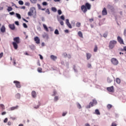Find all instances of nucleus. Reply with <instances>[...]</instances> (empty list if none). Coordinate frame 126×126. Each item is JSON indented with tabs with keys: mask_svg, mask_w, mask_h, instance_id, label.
I'll return each instance as SVG.
<instances>
[{
	"mask_svg": "<svg viewBox=\"0 0 126 126\" xmlns=\"http://www.w3.org/2000/svg\"><path fill=\"white\" fill-rule=\"evenodd\" d=\"M81 9L84 13H86V12H87V10H90L91 9V4L87 2L85 3V5H83L81 6Z\"/></svg>",
	"mask_w": 126,
	"mask_h": 126,
	"instance_id": "1",
	"label": "nucleus"
},
{
	"mask_svg": "<svg viewBox=\"0 0 126 126\" xmlns=\"http://www.w3.org/2000/svg\"><path fill=\"white\" fill-rule=\"evenodd\" d=\"M14 42H12V45L15 50L18 49V44L20 43V38L19 37H16L13 38Z\"/></svg>",
	"mask_w": 126,
	"mask_h": 126,
	"instance_id": "2",
	"label": "nucleus"
},
{
	"mask_svg": "<svg viewBox=\"0 0 126 126\" xmlns=\"http://www.w3.org/2000/svg\"><path fill=\"white\" fill-rule=\"evenodd\" d=\"M115 45H117V41L116 40H111L109 42V49H114Z\"/></svg>",
	"mask_w": 126,
	"mask_h": 126,
	"instance_id": "3",
	"label": "nucleus"
},
{
	"mask_svg": "<svg viewBox=\"0 0 126 126\" xmlns=\"http://www.w3.org/2000/svg\"><path fill=\"white\" fill-rule=\"evenodd\" d=\"M36 13V9L35 7H32L30 9V11L28 12V14L29 16H32V15H34V13Z\"/></svg>",
	"mask_w": 126,
	"mask_h": 126,
	"instance_id": "4",
	"label": "nucleus"
},
{
	"mask_svg": "<svg viewBox=\"0 0 126 126\" xmlns=\"http://www.w3.org/2000/svg\"><path fill=\"white\" fill-rule=\"evenodd\" d=\"M94 105H97V100L93 99V102H90L89 105L87 106V109H90L91 107H93Z\"/></svg>",
	"mask_w": 126,
	"mask_h": 126,
	"instance_id": "5",
	"label": "nucleus"
},
{
	"mask_svg": "<svg viewBox=\"0 0 126 126\" xmlns=\"http://www.w3.org/2000/svg\"><path fill=\"white\" fill-rule=\"evenodd\" d=\"M111 62L112 63L114 64V65H118V64H119V61H118V60L115 58H112Z\"/></svg>",
	"mask_w": 126,
	"mask_h": 126,
	"instance_id": "6",
	"label": "nucleus"
},
{
	"mask_svg": "<svg viewBox=\"0 0 126 126\" xmlns=\"http://www.w3.org/2000/svg\"><path fill=\"white\" fill-rule=\"evenodd\" d=\"M106 89L108 92H111V93H114V92H115V89H114V86H113L111 87H107Z\"/></svg>",
	"mask_w": 126,
	"mask_h": 126,
	"instance_id": "7",
	"label": "nucleus"
},
{
	"mask_svg": "<svg viewBox=\"0 0 126 126\" xmlns=\"http://www.w3.org/2000/svg\"><path fill=\"white\" fill-rule=\"evenodd\" d=\"M13 83L15 84L16 87L17 88H21V85L20 84V82L18 81H14Z\"/></svg>",
	"mask_w": 126,
	"mask_h": 126,
	"instance_id": "8",
	"label": "nucleus"
},
{
	"mask_svg": "<svg viewBox=\"0 0 126 126\" xmlns=\"http://www.w3.org/2000/svg\"><path fill=\"white\" fill-rule=\"evenodd\" d=\"M117 41L119 42V43H120V44L125 45V43H124V40L123 38H122V37H121V36H118L117 37Z\"/></svg>",
	"mask_w": 126,
	"mask_h": 126,
	"instance_id": "9",
	"label": "nucleus"
},
{
	"mask_svg": "<svg viewBox=\"0 0 126 126\" xmlns=\"http://www.w3.org/2000/svg\"><path fill=\"white\" fill-rule=\"evenodd\" d=\"M65 23L67 25V26H68V27L69 28H70V29H71V28H72V27L71 26V25L70 24V23H69V20L68 19H66L65 20Z\"/></svg>",
	"mask_w": 126,
	"mask_h": 126,
	"instance_id": "10",
	"label": "nucleus"
},
{
	"mask_svg": "<svg viewBox=\"0 0 126 126\" xmlns=\"http://www.w3.org/2000/svg\"><path fill=\"white\" fill-rule=\"evenodd\" d=\"M108 14V12L107 11V9L105 7L103 8L102 11V15H107Z\"/></svg>",
	"mask_w": 126,
	"mask_h": 126,
	"instance_id": "11",
	"label": "nucleus"
},
{
	"mask_svg": "<svg viewBox=\"0 0 126 126\" xmlns=\"http://www.w3.org/2000/svg\"><path fill=\"white\" fill-rule=\"evenodd\" d=\"M34 40L35 41L36 44H40V39L38 36H36L34 38Z\"/></svg>",
	"mask_w": 126,
	"mask_h": 126,
	"instance_id": "12",
	"label": "nucleus"
},
{
	"mask_svg": "<svg viewBox=\"0 0 126 126\" xmlns=\"http://www.w3.org/2000/svg\"><path fill=\"white\" fill-rule=\"evenodd\" d=\"M32 98H35V97L37 96V94H36V92L34 91H32Z\"/></svg>",
	"mask_w": 126,
	"mask_h": 126,
	"instance_id": "13",
	"label": "nucleus"
},
{
	"mask_svg": "<svg viewBox=\"0 0 126 126\" xmlns=\"http://www.w3.org/2000/svg\"><path fill=\"white\" fill-rule=\"evenodd\" d=\"M9 29L11 30H14L15 29V26H14V24L12 25H9Z\"/></svg>",
	"mask_w": 126,
	"mask_h": 126,
	"instance_id": "14",
	"label": "nucleus"
},
{
	"mask_svg": "<svg viewBox=\"0 0 126 126\" xmlns=\"http://www.w3.org/2000/svg\"><path fill=\"white\" fill-rule=\"evenodd\" d=\"M0 31L2 33H4V32H5V27H4V26H2L0 28Z\"/></svg>",
	"mask_w": 126,
	"mask_h": 126,
	"instance_id": "15",
	"label": "nucleus"
},
{
	"mask_svg": "<svg viewBox=\"0 0 126 126\" xmlns=\"http://www.w3.org/2000/svg\"><path fill=\"white\" fill-rule=\"evenodd\" d=\"M50 59L52 60V61H56L58 59V57L57 56H54V55H51L50 56Z\"/></svg>",
	"mask_w": 126,
	"mask_h": 126,
	"instance_id": "16",
	"label": "nucleus"
},
{
	"mask_svg": "<svg viewBox=\"0 0 126 126\" xmlns=\"http://www.w3.org/2000/svg\"><path fill=\"white\" fill-rule=\"evenodd\" d=\"M86 55H87V60H90L91 57H92V55L90 53H87L86 54Z\"/></svg>",
	"mask_w": 126,
	"mask_h": 126,
	"instance_id": "17",
	"label": "nucleus"
},
{
	"mask_svg": "<svg viewBox=\"0 0 126 126\" xmlns=\"http://www.w3.org/2000/svg\"><path fill=\"white\" fill-rule=\"evenodd\" d=\"M78 35L81 38H83V34H82V32H81V31L78 32Z\"/></svg>",
	"mask_w": 126,
	"mask_h": 126,
	"instance_id": "18",
	"label": "nucleus"
},
{
	"mask_svg": "<svg viewBox=\"0 0 126 126\" xmlns=\"http://www.w3.org/2000/svg\"><path fill=\"white\" fill-rule=\"evenodd\" d=\"M43 28L45 30V31L47 32H49V29H48V27H47V26L45 25V24H43Z\"/></svg>",
	"mask_w": 126,
	"mask_h": 126,
	"instance_id": "19",
	"label": "nucleus"
},
{
	"mask_svg": "<svg viewBox=\"0 0 126 126\" xmlns=\"http://www.w3.org/2000/svg\"><path fill=\"white\" fill-rule=\"evenodd\" d=\"M16 109H18V106L16 105V106L12 107L10 108L11 111H13L14 110H16Z\"/></svg>",
	"mask_w": 126,
	"mask_h": 126,
	"instance_id": "20",
	"label": "nucleus"
},
{
	"mask_svg": "<svg viewBox=\"0 0 126 126\" xmlns=\"http://www.w3.org/2000/svg\"><path fill=\"white\" fill-rule=\"evenodd\" d=\"M94 114H95V115H100V111H99V110L96 109L95 110Z\"/></svg>",
	"mask_w": 126,
	"mask_h": 126,
	"instance_id": "21",
	"label": "nucleus"
},
{
	"mask_svg": "<svg viewBox=\"0 0 126 126\" xmlns=\"http://www.w3.org/2000/svg\"><path fill=\"white\" fill-rule=\"evenodd\" d=\"M97 51H98V46L95 45L94 46V53H96V52H97Z\"/></svg>",
	"mask_w": 126,
	"mask_h": 126,
	"instance_id": "22",
	"label": "nucleus"
},
{
	"mask_svg": "<svg viewBox=\"0 0 126 126\" xmlns=\"http://www.w3.org/2000/svg\"><path fill=\"white\" fill-rule=\"evenodd\" d=\"M116 82L118 84H120V83H121V79H120V78H117L116 79Z\"/></svg>",
	"mask_w": 126,
	"mask_h": 126,
	"instance_id": "23",
	"label": "nucleus"
},
{
	"mask_svg": "<svg viewBox=\"0 0 126 126\" xmlns=\"http://www.w3.org/2000/svg\"><path fill=\"white\" fill-rule=\"evenodd\" d=\"M51 10L53 11L54 12H56L57 11V8L55 7H52L51 8Z\"/></svg>",
	"mask_w": 126,
	"mask_h": 126,
	"instance_id": "24",
	"label": "nucleus"
},
{
	"mask_svg": "<svg viewBox=\"0 0 126 126\" xmlns=\"http://www.w3.org/2000/svg\"><path fill=\"white\" fill-rule=\"evenodd\" d=\"M112 107H113V105H112V104H108L107 106V109L108 110H110Z\"/></svg>",
	"mask_w": 126,
	"mask_h": 126,
	"instance_id": "25",
	"label": "nucleus"
},
{
	"mask_svg": "<svg viewBox=\"0 0 126 126\" xmlns=\"http://www.w3.org/2000/svg\"><path fill=\"white\" fill-rule=\"evenodd\" d=\"M113 82V80H112L109 77L107 78V82H108V83H111V82Z\"/></svg>",
	"mask_w": 126,
	"mask_h": 126,
	"instance_id": "26",
	"label": "nucleus"
},
{
	"mask_svg": "<svg viewBox=\"0 0 126 126\" xmlns=\"http://www.w3.org/2000/svg\"><path fill=\"white\" fill-rule=\"evenodd\" d=\"M0 107L1 108L2 110H4V109H5V107L4 106V105L1 104H0Z\"/></svg>",
	"mask_w": 126,
	"mask_h": 126,
	"instance_id": "27",
	"label": "nucleus"
},
{
	"mask_svg": "<svg viewBox=\"0 0 126 126\" xmlns=\"http://www.w3.org/2000/svg\"><path fill=\"white\" fill-rule=\"evenodd\" d=\"M81 26V23H80V22H77L76 24V27H80Z\"/></svg>",
	"mask_w": 126,
	"mask_h": 126,
	"instance_id": "28",
	"label": "nucleus"
},
{
	"mask_svg": "<svg viewBox=\"0 0 126 126\" xmlns=\"http://www.w3.org/2000/svg\"><path fill=\"white\" fill-rule=\"evenodd\" d=\"M7 11H11L12 10V7H10V6H8L7 9Z\"/></svg>",
	"mask_w": 126,
	"mask_h": 126,
	"instance_id": "29",
	"label": "nucleus"
},
{
	"mask_svg": "<svg viewBox=\"0 0 126 126\" xmlns=\"http://www.w3.org/2000/svg\"><path fill=\"white\" fill-rule=\"evenodd\" d=\"M15 97L17 99H19L20 98V94H17L15 95Z\"/></svg>",
	"mask_w": 126,
	"mask_h": 126,
	"instance_id": "30",
	"label": "nucleus"
},
{
	"mask_svg": "<svg viewBox=\"0 0 126 126\" xmlns=\"http://www.w3.org/2000/svg\"><path fill=\"white\" fill-rule=\"evenodd\" d=\"M18 2L19 4H20V5H23V4H24V2H23V1L22 0H19Z\"/></svg>",
	"mask_w": 126,
	"mask_h": 126,
	"instance_id": "31",
	"label": "nucleus"
},
{
	"mask_svg": "<svg viewBox=\"0 0 126 126\" xmlns=\"http://www.w3.org/2000/svg\"><path fill=\"white\" fill-rule=\"evenodd\" d=\"M17 17L19 19H21V16L20 15V14H18V13H16V14Z\"/></svg>",
	"mask_w": 126,
	"mask_h": 126,
	"instance_id": "32",
	"label": "nucleus"
},
{
	"mask_svg": "<svg viewBox=\"0 0 126 126\" xmlns=\"http://www.w3.org/2000/svg\"><path fill=\"white\" fill-rule=\"evenodd\" d=\"M54 33L56 35H59V34H60V32H59V30H56Z\"/></svg>",
	"mask_w": 126,
	"mask_h": 126,
	"instance_id": "33",
	"label": "nucleus"
},
{
	"mask_svg": "<svg viewBox=\"0 0 126 126\" xmlns=\"http://www.w3.org/2000/svg\"><path fill=\"white\" fill-rule=\"evenodd\" d=\"M58 100H59V96H55V97H54V101L55 102H57V101H58Z\"/></svg>",
	"mask_w": 126,
	"mask_h": 126,
	"instance_id": "34",
	"label": "nucleus"
},
{
	"mask_svg": "<svg viewBox=\"0 0 126 126\" xmlns=\"http://www.w3.org/2000/svg\"><path fill=\"white\" fill-rule=\"evenodd\" d=\"M53 94H52V96H56L57 95V91L56 90H54L53 92Z\"/></svg>",
	"mask_w": 126,
	"mask_h": 126,
	"instance_id": "35",
	"label": "nucleus"
},
{
	"mask_svg": "<svg viewBox=\"0 0 126 126\" xmlns=\"http://www.w3.org/2000/svg\"><path fill=\"white\" fill-rule=\"evenodd\" d=\"M77 106L78 109H81L82 108L80 104H79V103H77Z\"/></svg>",
	"mask_w": 126,
	"mask_h": 126,
	"instance_id": "36",
	"label": "nucleus"
},
{
	"mask_svg": "<svg viewBox=\"0 0 126 126\" xmlns=\"http://www.w3.org/2000/svg\"><path fill=\"white\" fill-rule=\"evenodd\" d=\"M25 5L27 6H30V3L29 2H27L25 3Z\"/></svg>",
	"mask_w": 126,
	"mask_h": 126,
	"instance_id": "37",
	"label": "nucleus"
},
{
	"mask_svg": "<svg viewBox=\"0 0 126 126\" xmlns=\"http://www.w3.org/2000/svg\"><path fill=\"white\" fill-rule=\"evenodd\" d=\"M30 1L31 2H32V3H36L37 2V0H30Z\"/></svg>",
	"mask_w": 126,
	"mask_h": 126,
	"instance_id": "38",
	"label": "nucleus"
},
{
	"mask_svg": "<svg viewBox=\"0 0 126 126\" xmlns=\"http://www.w3.org/2000/svg\"><path fill=\"white\" fill-rule=\"evenodd\" d=\"M37 71L38 72H42V68H40V67L38 68Z\"/></svg>",
	"mask_w": 126,
	"mask_h": 126,
	"instance_id": "39",
	"label": "nucleus"
},
{
	"mask_svg": "<svg viewBox=\"0 0 126 126\" xmlns=\"http://www.w3.org/2000/svg\"><path fill=\"white\" fill-rule=\"evenodd\" d=\"M59 22H60L61 25H62V26H63V24H64L63 21L60 20V21H59Z\"/></svg>",
	"mask_w": 126,
	"mask_h": 126,
	"instance_id": "40",
	"label": "nucleus"
},
{
	"mask_svg": "<svg viewBox=\"0 0 126 126\" xmlns=\"http://www.w3.org/2000/svg\"><path fill=\"white\" fill-rule=\"evenodd\" d=\"M23 25L24 28H28V26H27V25L26 23H24L23 24Z\"/></svg>",
	"mask_w": 126,
	"mask_h": 126,
	"instance_id": "41",
	"label": "nucleus"
},
{
	"mask_svg": "<svg viewBox=\"0 0 126 126\" xmlns=\"http://www.w3.org/2000/svg\"><path fill=\"white\" fill-rule=\"evenodd\" d=\"M108 36V33H105L103 34V37L104 38H107V36Z\"/></svg>",
	"mask_w": 126,
	"mask_h": 126,
	"instance_id": "42",
	"label": "nucleus"
},
{
	"mask_svg": "<svg viewBox=\"0 0 126 126\" xmlns=\"http://www.w3.org/2000/svg\"><path fill=\"white\" fill-rule=\"evenodd\" d=\"M60 18L61 19H62V20H64V15L61 16Z\"/></svg>",
	"mask_w": 126,
	"mask_h": 126,
	"instance_id": "43",
	"label": "nucleus"
},
{
	"mask_svg": "<svg viewBox=\"0 0 126 126\" xmlns=\"http://www.w3.org/2000/svg\"><path fill=\"white\" fill-rule=\"evenodd\" d=\"M58 14L59 15H61V14H62V13H63L62 12V10H58Z\"/></svg>",
	"mask_w": 126,
	"mask_h": 126,
	"instance_id": "44",
	"label": "nucleus"
},
{
	"mask_svg": "<svg viewBox=\"0 0 126 126\" xmlns=\"http://www.w3.org/2000/svg\"><path fill=\"white\" fill-rule=\"evenodd\" d=\"M42 5H48V3L47 2H43Z\"/></svg>",
	"mask_w": 126,
	"mask_h": 126,
	"instance_id": "45",
	"label": "nucleus"
},
{
	"mask_svg": "<svg viewBox=\"0 0 126 126\" xmlns=\"http://www.w3.org/2000/svg\"><path fill=\"white\" fill-rule=\"evenodd\" d=\"M37 6L38 7V8H39V9H41V5H40V4L37 3Z\"/></svg>",
	"mask_w": 126,
	"mask_h": 126,
	"instance_id": "46",
	"label": "nucleus"
},
{
	"mask_svg": "<svg viewBox=\"0 0 126 126\" xmlns=\"http://www.w3.org/2000/svg\"><path fill=\"white\" fill-rule=\"evenodd\" d=\"M67 114V112H63L62 116L63 117H64V116H65V115H66Z\"/></svg>",
	"mask_w": 126,
	"mask_h": 126,
	"instance_id": "47",
	"label": "nucleus"
},
{
	"mask_svg": "<svg viewBox=\"0 0 126 126\" xmlns=\"http://www.w3.org/2000/svg\"><path fill=\"white\" fill-rule=\"evenodd\" d=\"M3 56V53L2 52L0 53V59H1V58H2Z\"/></svg>",
	"mask_w": 126,
	"mask_h": 126,
	"instance_id": "48",
	"label": "nucleus"
},
{
	"mask_svg": "<svg viewBox=\"0 0 126 126\" xmlns=\"http://www.w3.org/2000/svg\"><path fill=\"white\" fill-rule=\"evenodd\" d=\"M111 126H117V124H116L115 122L112 123Z\"/></svg>",
	"mask_w": 126,
	"mask_h": 126,
	"instance_id": "49",
	"label": "nucleus"
},
{
	"mask_svg": "<svg viewBox=\"0 0 126 126\" xmlns=\"http://www.w3.org/2000/svg\"><path fill=\"white\" fill-rule=\"evenodd\" d=\"M87 66L89 68H90L92 67V65H91V64L90 63H88V65H87Z\"/></svg>",
	"mask_w": 126,
	"mask_h": 126,
	"instance_id": "50",
	"label": "nucleus"
},
{
	"mask_svg": "<svg viewBox=\"0 0 126 126\" xmlns=\"http://www.w3.org/2000/svg\"><path fill=\"white\" fill-rule=\"evenodd\" d=\"M89 21L90 22H93V21H94V19L93 18L90 19Z\"/></svg>",
	"mask_w": 126,
	"mask_h": 126,
	"instance_id": "51",
	"label": "nucleus"
},
{
	"mask_svg": "<svg viewBox=\"0 0 126 126\" xmlns=\"http://www.w3.org/2000/svg\"><path fill=\"white\" fill-rule=\"evenodd\" d=\"M7 121H8V119L7 118H5L4 120V123H7Z\"/></svg>",
	"mask_w": 126,
	"mask_h": 126,
	"instance_id": "52",
	"label": "nucleus"
},
{
	"mask_svg": "<svg viewBox=\"0 0 126 126\" xmlns=\"http://www.w3.org/2000/svg\"><path fill=\"white\" fill-rule=\"evenodd\" d=\"M39 56L40 57V60H43V56H42V55H41V54H39Z\"/></svg>",
	"mask_w": 126,
	"mask_h": 126,
	"instance_id": "53",
	"label": "nucleus"
},
{
	"mask_svg": "<svg viewBox=\"0 0 126 126\" xmlns=\"http://www.w3.org/2000/svg\"><path fill=\"white\" fill-rule=\"evenodd\" d=\"M15 24H16V25H19V23L18 22V21H16L15 22Z\"/></svg>",
	"mask_w": 126,
	"mask_h": 126,
	"instance_id": "54",
	"label": "nucleus"
},
{
	"mask_svg": "<svg viewBox=\"0 0 126 126\" xmlns=\"http://www.w3.org/2000/svg\"><path fill=\"white\" fill-rule=\"evenodd\" d=\"M46 12H47L48 14H50V10H49V9H47L46 10Z\"/></svg>",
	"mask_w": 126,
	"mask_h": 126,
	"instance_id": "55",
	"label": "nucleus"
},
{
	"mask_svg": "<svg viewBox=\"0 0 126 126\" xmlns=\"http://www.w3.org/2000/svg\"><path fill=\"white\" fill-rule=\"evenodd\" d=\"M124 35H125V36H126V29H125V30H124Z\"/></svg>",
	"mask_w": 126,
	"mask_h": 126,
	"instance_id": "56",
	"label": "nucleus"
},
{
	"mask_svg": "<svg viewBox=\"0 0 126 126\" xmlns=\"http://www.w3.org/2000/svg\"><path fill=\"white\" fill-rule=\"evenodd\" d=\"M8 126H11V122H8Z\"/></svg>",
	"mask_w": 126,
	"mask_h": 126,
	"instance_id": "57",
	"label": "nucleus"
},
{
	"mask_svg": "<svg viewBox=\"0 0 126 126\" xmlns=\"http://www.w3.org/2000/svg\"><path fill=\"white\" fill-rule=\"evenodd\" d=\"M9 13L10 15H13V14H14V12H10Z\"/></svg>",
	"mask_w": 126,
	"mask_h": 126,
	"instance_id": "58",
	"label": "nucleus"
},
{
	"mask_svg": "<svg viewBox=\"0 0 126 126\" xmlns=\"http://www.w3.org/2000/svg\"><path fill=\"white\" fill-rule=\"evenodd\" d=\"M25 8H26L25 6H23L21 7L22 9H25Z\"/></svg>",
	"mask_w": 126,
	"mask_h": 126,
	"instance_id": "59",
	"label": "nucleus"
},
{
	"mask_svg": "<svg viewBox=\"0 0 126 126\" xmlns=\"http://www.w3.org/2000/svg\"><path fill=\"white\" fill-rule=\"evenodd\" d=\"M64 32H65V33H68V32H69L68 30H65L64 31Z\"/></svg>",
	"mask_w": 126,
	"mask_h": 126,
	"instance_id": "60",
	"label": "nucleus"
},
{
	"mask_svg": "<svg viewBox=\"0 0 126 126\" xmlns=\"http://www.w3.org/2000/svg\"><path fill=\"white\" fill-rule=\"evenodd\" d=\"M5 114H6V112H3L1 113V115H2V116H3V115H5Z\"/></svg>",
	"mask_w": 126,
	"mask_h": 126,
	"instance_id": "61",
	"label": "nucleus"
},
{
	"mask_svg": "<svg viewBox=\"0 0 126 126\" xmlns=\"http://www.w3.org/2000/svg\"><path fill=\"white\" fill-rule=\"evenodd\" d=\"M39 105H37V106L36 107H34V109H38V108H39Z\"/></svg>",
	"mask_w": 126,
	"mask_h": 126,
	"instance_id": "62",
	"label": "nucleus"
},
{
	"mask_svg": "<svg viewBox=\"0 0 126 126\" xmlns=\"http://www.w3.org/2000/svg\"><path fill=\"white\" fill-rule=\"evenodd\" d=\"M85 126H90V125L89 124H86Z\"/></svg>",
	"mask_w": 126,
	"mask_h": 126,
	"instance_id": "63",
	"label": "nucleus"
},
{
	"mask_svg": "<svg viewBox=\"0 0 126 126\" xmlns=\"http://www.w3.org/2000/svg\"><path fill=\"white\" fill-rule=\"evenodd\" d=\"M124 50L125 52H126V46L124 47Z\"/></svg>",
	"mask_w": 126,
	"mask_h": 126,
	"instance_id": "64",
	"label": "nucleus"
}]
</instances>
